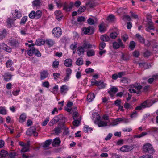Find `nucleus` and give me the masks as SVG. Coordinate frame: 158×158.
<instances>
[{"instance_id":"nucleus-1","label":"nucleus","mask_w":158,"mask_h":158,"mask_svg":"<svg viewBox=\"0 0 158 158\" xmlns=\"http://www.w3.org/2000/svg\"><path fill=\"white\" fill-rule=\"evenodd\" d=\"M92 119L94 123L99 127H105L107 126V121L100 119V117L97 113H94L92 114Z\"/></svg>"},{"instance_id":"nucleus-2","label":"nucleus","mask_w":158,"mask_h":158,"mask_svg":"<svg viewBox=\"0 0 158 158\" xmlns=\"http://www.w3.org/2000/svg\"><path fill=\"white\" fill-rule=\"evenodd\" d=\"M143 149L145 152L152 153L154 152L152 145L149 143L145 144L143 146Z\"/></svg>"},{"instance_id":"nucleus-3","label":"nucleus","mask_w":158,"mask_h":158,"mask_svg":"<svg viewBox=\"0 0 158 158\" xmlns=\"http://www.w3.org/2000/svg\"><path fill=\"white\" fill-rule=\"evenodd\" d=\"M27 54L30 56H32L34 54L38 57L41 56V54L40 52L34 47H32L30 50L27 51Z\"/></svg>"},{"instance_id":"nucleus-4","label":"nucleus","mask_w":158,"mask_h":158,"mask_svg":"<svg viewBox=\"0 0 158 158\" xmlns=\"http://www.w3.org/2000/svg\"><path fill=\"white\" fill-rule=\"evenodd\" d=\"M52 34L55 37H59L62 35V30L59 27H55L52 30Z\"/></svg>"},{"instance_id":"nucleus-5","label":"nucleus","mask_w":158,"mask_h":158,"mask_svg":"<svg viewBox=\"0 0 158 158\" xmlns=\"http://www.w3.org/2000/svg\"><path fill=\"white\" fill-rule=\"evenodd\" d=\"M35 130V127H32L27 130L26 134L28 135H31L33 134L35 136H37L38 135V133L36 132Z\"/></svg>"},{"instance_id":"nucleus-6","label":"nucleus","mask_w":158,"mask_h":158,"mask_svg":"<svg viewBox=\"0 0 158 158\" xmlns=\"http://www.w3.org/2000/svg\"><path fill=\"white\" fill-rule=\"evenodd\" d=\"M134 148V146L132 145H125L122 146L120 148V150L123 152H127L131 151Z\"/></svg>"},{"instance_id":"nucleus-7","label":"nucleus","mask_w":158,"mask_h":158,"mask_svg":"<svg viewBox=\"0 0 158 158\" xmlns=\"http://www.w3.org/2000/svg\"><path fill=\"white\" fill-rule=\"evenodd\" d=\"M148 102L145 101L141 103V105L137 106L135 109L136 110H140L141 109L145 108L146 107H149L151 105H148Z\"/></svg>"},{"instance_id":"nucleus-8","label":"nucleus","mask_w":158,"mask_h":158,"mask_svg":"<svg viewBox=\"0 0 158 158\" xmlns=\"http://www.w3.org/2000/svg\"><path fill=\"white\" fill-rule=\"evenodd\" d=\"M113 47L114 49H118L120 47L123 48H124V45L120 39L118 40V42H114L113 44Z\"/></svg>"},{"instance_id":"nucleus-9","label":"nucleus","mask_w":158,"mask_h":158,"mask_svg":"<svg viewBox=\"0 0 158 158\" xmlns=\"http://www.w3.org/2000/svg\"><path fill=\"white\" fill-rule=\"evenodd\" d=\"M69 90L68 86L66 85H64L60 86V92L62 95H65Z\"/></svg>"},{"instance_id":"nucleus-10","label":"nucleus","mask_w":158,"mask_h":158,"mask_svg":"<svg viewBox=\"0 0 158 158\" xmlns=\"http://www.w3.org/2000/svg\"><path fill=\"white\" fill-rule=\"evenodd\" d=\"M73 6V2H70L69 4L65 3L63 6V9L66 11H70L72 8Z\"/></svg>"},{"instance_id":"nucleus-11","label":"nucleus","mask_w":158,"mask_h":158,"mask_svg":"<svg viewBox=\"0 0 158 158\" xmlns=\"http://www.w3.org/2000/svg\"><path fill=\"white\" fill-rule=\"evenodd\" d=\"M82 31L85 34H91L93 33V29L90 27L87 28H84L82 30Z\"/></svg>"},{"instance_id":"nucleus-12","label":"nucleus","mask_w":158,"mask_h":158,"mask_svg":"<svg viewBox=\"0 0 158 158\" xmlns=\"http://www.w3.org/2000/svg\"><path fill=\"white\" fill-rule=\"evenodd\" d=\"M147 22L148 24L146 26L147 27L146 28V31H149L150 30L154 29V27L152 20L150 19L149 22Z\"/></svg>"},{"instance_id":"nucleus-13","label":"nucleus","mask_w":158,"mask_h":158,"mask_svg":"<svg viewBox=\"0 0 158 158\" xmlns=\"http://www.w3.org/2000/svg\"><path fill=\"white\" fill-rule=\"evenodd\" d=\"M55 14L56 15V18L59 21L61 20L63 17V15L61 11L57 10L55 12Z\"/></svg>"},{"instance_id":"nucleus-14","label":"nucleus","mask_w":158,"mask_h":158,"mask_svg":"<svg viewBox=\"0 0 158 158\" xmlns=\"http://www.w3.org/2000/svg\"><path fill=\"white\" fill-rule=\"evenodd\" d=\"M59 120L60 118L58 116H55L50 122L49 123V125L50 126H52Z\"/></svg>"},{"instance_id":"nucleus-15","label":"nucleus","mask_w":158,"mask_h":158,"mask_svg":"<svg viewBox=\"0 0 158 158\" xmlns=\"http://www.w3.org/2000/svg\"><path fill=\"white\" fill-rule=\"evenodd\" d=\"M82 47H83L85 49L91 48H93V47H94V48H95L96 47L95 45H92L86 41H84Z\"/></svg>"},{"instance_id":"nucleus-16","label":"nucleus","mask_w":158,"mask_h":158,"mask_svg":"<svg viewBox=\"0 0 158 158\" xmlns=\"http://www.w3.org/2000/svg\"><path fill=\"white\" fill-rule=\"evenodd\" d=\"M48 73L46 71H43L40 73V78L41 80H43L48 77Z\"/></svg>"},{"instance_id":"nucleus-17","label":"nucleus","mask_w":158,"mask_h":158,"mask_svg":"<svg viewBox=\"0 0 158 158\" xmlns=\"http://www.w3.org/2000/svg\"><path fill=\"white\" fill-rule=\"evenodd\" d=\"M27 116L25 113H22L20 116L19 118V122L23 123L26 120Z\"/></svg>"},{"instance_id":"nucleus-18","label":"nucleus","mask_w":158,"mask_h":158,"mask_svg":"<svg viewBox=\"0 0 158 158\" xmlns=\"http://www.w3.org/2000/svg\"><path fill=\"white\" fill-rule=\"evenodd\" d=\"M12 75L9 73H7L5 74L4 76V79L6 81H8L11 80Z\"/></svg>"},{"instance_id":"nucleus-19","label":"nucleus","mask_w":158,"mask_h":158,"mask_svg":"<svg viewBox=\"0 0 158 158\" xmlns=\"http://www.w3.org/2000/svg\"><path fill=\"white\" fill-rule=\"evenodd\" d=\"M45 43L49 47H52L55 44V42L53 40L48 39L46 40L45 41Z\"/></svg>"},{"instance_id":"nucleus-20","label":"nucleus","mask_w":158,"mask_h":158,"mask_svg":"<svg viewBox=\"0 0 158 158\" xmlns=\"http://www.w3.org/2000/svg\"><path fill=\"white\" fill-rule=\"evenodd\" d=\"M29 144L28 143L25 144L21 150V152L22 153H24L29 151Z\"/></svg>"},{"instance_id":"nucleus-21","label":"nucleus","mask_w":158,"mask_h":158,"mask_svg":"<svg viewBox=\"0 0 158 158\" xmlns=\"http://www.w3.org/2000/svg\"><path fill=\"white\" fill-rule=\"evenodd\" d=\"M15 19H8L7 20V25L8 27L10 28L14 26V22Z\"/></svg>"},{"instance_id":"nucleus-22","label":"nucleus","mask_w":158,"mask_h":158,"mask_svg":"<svg viewBox=\"0 0 158 158\" xmlns=\"http://www.w3.org/2000/svg\"><path fill=\"white\" fill-rule=\"evenodd\" d=\"M81 118L79 117L78 118V119H74V121L73 122V125L75 126H78L81 122Z\"/></svg>"},{"instance_id":"nucleus-23","label":"nucleus","mask_w":158,"mask_h":158,"mask_svg":"<svg viewBox=\"0 0 158 158\" xmlns=\"http://www.w3.org/2000/svg\"><path fill=\"white\" fill-rule=\"evenodd\" d=\"M99 30L101 32L105 31L106 29V27L104 23L102 22L99 26Z\"/></svg>"},{"instance_id":"nucleus-24","label":"nucleus","mask_w":158,"mask_h":158,"mask_svg":"<svg viewBox=\"0 0 158 158\" xmlns=\"http://www.w3.org/2000/svg\"><path fill=\"white\" fill-rule=\"evenodd\" d=\"M7 152L4 150H2L0 152V158H6L8 156Z\"/></svg>"},{"instance_id":"nucleus-25","label":"nucleus","mask_w":158,"mask_h":158,"mask_svg":"<svg viewBox=\"0 0 158 158\" xmlns=\"http://www.w3.org/2000/svg\"><path fill=\"white\" fill-rule=\"evenodd\" d=\"M84 48L82 46L78 47L77 48L78 54L80 56H82L84 52Z\"/></svg>"},{"instance_id":"nucleus-26","label":"nucleus","mask_w":158,"mask_h":158,"mask_svg":"<svg viewBox=\"0 0 158 158\" xmlns=\"http://www.w3.org/2000/svg\"><path fill=\"white\" fill-rule=\"evenodd\" d=\"M118 89L115 87H113L110 88V90L108 91L109 93L111 95L113 96L118 91Z\"/></svg>"},{"instance_id":"nucleus-27","label":"nucleus","mask_w":158,"mask_h":158,"mask_svg":"<svg viewBox=\"0 0 158 158\" xmlns=\"http://www.w3.org/2000/svg\"><path fill=\"white\" fill-rule=\"evenodd\" d=\"M123 120V118H121L116 119L114 120L111 123L110 125L112 126H115L118 124L120 122L122 121Z\"/></svg>"},{"instance_id":"nucleus-28","label":"nucleus","mask_w":158,"mask_h":158,"mask_svg":"<svg viewBox=\"0 0 158 158\" xmlns=\"http://www.w3.org/2000/svg\"><path fill=\"white\" fill-rule=\"evenodd\" d=\"M52 140L51 139H48L43 143L42 146L45 148H46L49 147V145L52 143Z\"/></svg>"},{"instance_id":"nucleus-29","label":"nucleus","mask_w":158,"mask_h":158,"mask_svg":"<svg viewBox=\"0 0 158 158\" xmlns=\"http://www.w3.org/2000/svg\"><path fill=\"white\" fill-rule=\"evenodd\" d=\"M13 18H19L21 17V15L19 12L15 10L12 13Z\"/></svg>"},{"instance_id":"nucleus-30","label":"nucleus","mask_w":158,"mask_h":158,"mask_svg":"<svg viewBox=\"0 0 158 158\" xmlns=\"http://www.w3.org/2000/svg\"><path fill=\"white\" fill-rule=\"evenodd\" d=\"M7 35V33L6 31L4 29L0 34V40H2L6 37Z\"/></svg>"},{"instance_id":"nucleus-31","label":"nucleus","mask_w":158,"mask_h":158,"mask_svg":"<svg viewBox=\"0 0 158 158\" xmlns=\"http://www.w3.org/2000/svg\"><path fill=\"white\" fill-rule=\"evenodd\" d=\"M95 97L94 94L93 93H90L87 95V100L89 102H91Z\"/></svg>"},{"instance_id":"nucleus-32","label":"nucleus","mask_w":158,"mask_h":158,"mask_svg":"<svg viewBox=\"0 0 158 158\" xmlns=\"http://www.w3.org/2000/svg\"><path fill=\"white\" fill-rule=\"evenodd\" d=\"M72 61L71 59H66L64 62V64L66 67H70L72 65Z\"/></svg>"},{"instance_id":"nucleus-33","label":"nucleus","mask_w":158,"mask_h":158,"mask_svg":"<svg viewBox=\"0 0 158 158\" xmlns=\"http://www.w3.org/2000/svg\"><path fill=\"white\" fill-rule=\"evenodd\" d=\"M0 114L4 115L7 114V111L5 107L0 106Z\"/></svg>"},{"instance_id":"nucleus-34","label":"nucleus","mask_w":158,"mask_h":158,"mask_svg":"<svg viewBox=\"0 0 158 158\" xmlns=\"http://www.w3.org/2000/svg\"><path fill=\"white\" fill-rule=\"evenodd\" d=\"M60 140L58 138H55L52 143V145L55 146L57 145H59L60 143Z\"/></svg>"},{"instance_id":"nucleus-35","label":"nucleus","mask_w":158,"mask_h":158,"mask_svg":"<svg viewBox=\"0 0 158 158\" xmlns=\"http://www.w3.org/2000/svg\"><path fill=\"white\" fill-rule=\"evenodd\" d=\"M45 43V41L40 39H38L36 40L35 44L37 46H40L44 45Z\"/></svg>"},{"instance_id":"nucleus-36","label":"nucleus","mask_w":158,"mask_h":158,"mask_svg":"<svg viewBox=\"0 0 158 158\" xmlns=\"http://www.w3.org/2000/svg\"><path fill=\"white\" fill-rule=\"evenodd\" d=\"M93 130V129L87 125L85 126L84 127L83 131L84 132H91Z\"/></svg>"},{"instance_id":"nucleus-37","label":"nucleus","mask_w":158,"mask_h":158,"mask_svg":"<svg viewBox=\"0 0 158 158\" xmlns=\"http://www.w3.org/2000/svg\"><path fill=\"white\" fill-rule=\"evenodd\" d=\"M148 134V133L146 132H143L141 133L140 134L138 135H135L134 136V138H140L143 137Z\"/></svg>"},{"instance_id":"nucleus-38","label":"nucleus","mask_w":158,"mask_h":158,"mask_svg":"<svg viewBox=\"0 0 158 158\" xmlns=\"http://www.w3.org/2000/svg\"><path fill=\"white\" fill-rule=\"evenodd\" d=\"M158 79V73L155 75H154L152 77L149 78L148 80V82L150 83H152L155 79Z\"/></svg>"},{"instance_id":"nucleus-39","label":"nucleus","mask_w":158,"mask_h":158,"mask_svg":"<svg viewBox=\"0 0 158 158\" xmlns=\"http://www.w3.org/2000/svg\"><path fill=\"white\" fill-rule=\"evenodd\" d=\"M101 40L103 41H108L109 40V37L106 35H102L100 37Z\"/></svg>"},{"instance_id":"nucleus-40","label":"nucleus","mask_w":158,"mask_h":158,"mask_svg":"<svg viewBox=\"0 0 158 158\" xmlns=\"http://www.w3.org/2000/svg\"><path fill=\"white\" fill-rule=\"evenodd\" d=\"M54 2L58 8H60L62 6V3L61 0H55Z\"/></svg>"},{"instance_id":"nucleus-41","label":"nucleus","mask_w":158,"mask_h":158,"mask_svg":"<svg viewBox=\"0 0 158 158\" xmlns=\"http://www.w3.org/2000/svg\"><path fill=\"white\" fill-rule=\"evenodd\" d=\"M81 118V116L79 113L77 112H74L73 114V119H78L79 117Z\"/></svg>"},{"instance_id":"nucleus-42","label":"nucleus","mask_w":158,"mask_h":158,"mask_svg":"<svg viewBox=\"0 0 158 158\" xmlns=\"http://www.w3.org/2000/svg\"><path fill=\"white\" fill-rule=\"evenodd\" d=\"M13 64V63L11 60L9 59L8 60L6 63V64L7 68L11 67Z\"/></svg>"},{"instance_id":"nucleus-43","label":"nucleus","mask_w":158,"mask_h":158,"mask_svg":"<svg viewBox=\"0 0 158 158\" xmlns=\"http://www.w3.org/2000/svg\"><path fill=\"white\" fill-rule=\"evenodd\" d=\"M88 5L90 7H93L96 6V4L95 2V1L91 0L88 3Z\"/></svg>"},{"instance_id":"nucleus-44","label":"nucleus","mask_w":158,"mask_h":158,"mask_svg":"<svg viewBox=\"0 0 158 158\" xmlns=\"http://www.w3.org/2000/svg\"><path fill=\"white\" fill-rule=\"evenodd\" d=\"M76 63L77 65H80L83 64V61L81 58L77 59L76 61Z\"/></svg>"},{"instance_id":"nucleus-45","label":"nucleus","mask_w":158,"mask_h":158,"mask_svg":"<svg viewBox=\"0 0 158 158\" xmlns=\"http://www.w3.org/2000/svg\"><path fill=\"white\" fill-rule=\"evenodd\" d=\"M33 4L36 6H39L41 4V2L40 0H35L33 2Z\"/></svg>"},{"instance_id":"nucleus-46","label":"nucleus","mask_w":158,"mask_h":158,"mask_svg":"<svg viewBox=\"0 0 158 158\" xmlns=\"http://www.w3.org/2000/svg\"><path fill=\"white\" fill-rule=\"evenodd\" d=\"M131 87L135 88L136 89L138 90H139L142 88V86L141 85H138L137 84L131 85Z\"/></svg>"},{"instance_id":"nucleus-47","label":"nucleus","mask_w":158,"mask_h":158,"mask_svg":"<svg viewBox=\"0 0 158 158\" xmlns=\"http://www.w3.org/2000/svg\"><path fill=\"white\" fill-rule=\"evenodd\" d=\"M42 12L40 10H38L35 12V18L36 19L40 18L42 15Z\"/></svg>"},{"instance_id":"nucleus-48","label":"nucleus","mask_w":158,"mask_h":158,"mask_svg":"<svg viewBox=\"0 0 158 158\" xmlns=\"http://www.w3.org/2000/svg\"><path fill=\"white\" fill-rule=\"evenodd\" d=\"M158 131V128L155 127H152L149 129L148 132L150 133H155L157 132Z\"/></svg>"},{"instance_id":"nucleus-49","label":"nucleus","mask_w":158,"mask_h":158,"mask_svg":"<svg viewBox=\"0 0 158 158\" xmlns=\"http://www.w3.org/2000/svg\"><path fill=\"white\" fill-rule=\"evenodd\" d=\"M87 56L89 57L94 55L95 52L93 50H90L87 51Z\"/></svg>"},{"instance_id":"nucleus-50","label":"nucleus","mask_w":158,"mask_h":158,"mask_svg":"<svg viewBox=\"0 0 158 158\" xmlns=\"http://www.w3.org/2000/svg\"><path fill=\"white\" fill-rule=\"evenodd\" d=\"M27 16H24L21 19L20 22V24L21 25H24L27 21Z\"/></svg>"},{"instance_id":"nucleus-51","label":"nucleus","mask_w":158,"mask_h":158,"mask_svg":"<svg viewBox=\"0 0 158 158\" xmlns=\"http://www.w3.org/2000/svg\"><path fill=\"white\" fill-rule=\"evenodd\" d=\"M58 86L56 85L53 87L52 92L54 94H56L58 90Z\"/></svg>"},{"instance_id":"nucleus-52","label":"nucleus","mask_w":158,"mask_h":158,"mask_svg":"<svg viewBox=\"0 0 158 158\" xmlns=\"http://www.w3.org/2000/svg\"><path fill=\"white\" fill-rule=\"evenodd\" d=\"M136 37L138 39L140 42L143 43H144V39L139 34H136Z\"/></svg>"},{"instance_id":"nucleus-53","label":"nucleus","mask_w":158,"mask_h":158,"mask_svg":"<svg viewBox=\"0 0 158 158\" xmlns=\"http://www.w3.org/2000/svg\"><path fill=\"white\" fill-rule=\"evenodd\" d=\"M49 120V118L48 117L46 118L44 121L42 123V125L44 126H46Z\"/></svg>"},{"instance_id":"nucleus-54","label":"nucleus","mask_w":158,"mask_h":158,"mask_svg":"<svg viewBox=\"0 0 158 158\" xmlns=\"http://www.w3.org/2000/svg\"><path fill=\"white\" fill-rule=\"evenodd\" d=\"M139 158H153V157L151 155L146 154L140 156Z\"/></svg>"},{"instance_id":"nucleus-55","label":"nucleus","mask_w":158,"mask_h":158,"mask_svg":"<svg viewBox=\"0 0 158 158\" xmlns=\"http://www.w3.org/2000/svg\"><path fill=\"white\" fill-rule=\"evenodd\" d=\"M55 133L56 135H58L61 132V128L60 127L56 128L54 129Z\"/></svg>"},{"instance_id":"nucleus-56","label":"nucleus","mask_w":158,"mask_h":158,"mask_svg":"<svg viewBox=\"0 0 158 158\" xmlns=\"http://www.w3.org/2000/svg\"><path fill=\"white\" fill-rule=\"evenodd\" d=\"M42 85L44 87L48 88L49 87L50 84L48 82L46 81L42 83Z\"/></svg>"},{"instance_id":"nucleus-57","label":"nucleus","mask_w":158,"mask_h":158,"mask_svg":"<svg viewBox=\"0 0 158 158\" xmlns=\"http://www.w3.org/2000/svg\"><path fill=\"white\" fill-rule=\"evenodd\" d=\"M35 12L32 11L29 15V18L31 19H33L35 18Z\"/></svg>"},{"instance_id":"nucleus-58","label":"nucleus","mask_w":158,"mask_h":158,"mask_svg":"<svg viewBox=\"0 0 158 158\" xmlns=\"http://www.w3.org/2000/svg\"><path fill=\"white\" fill-rule=\"evenodd\" d=\"M85 9L86 8L85 6H81L79 8L78 10V12L80 13H81L83 12Z\"/></svg>"},{"instance_id":"nucleus-59","label":"nucleus","mask_w":158,"mask_h":158,"mask_svg":"<svg viewBox=\"0 0 158 158\" xmlns=\"http://www.w3.org/2000/svg\"><path fill=\"white\" fill-rule=\"evenodd\" d=\"M106 45V44L104 42H102L99 45V49L100 50H102L105 47Z\"/></svg>"},{"instance_id":"nucleus-60","label":"nucleus","mask_w":158,"mask_h":158,"mask_svg":"<svg viewBox=\"0 0 158 158\" xmlns=\"http://www.w3.org/2000/svg\"><path fill=\"white\" fill-rule=\"evenodd\" d=\"M107 20L109 21H112L115 20L114 16L111 15H109L107 18Z\"/></svg>"},{"instance_id":"nucleus-61","label":"nucleus","mask_w":158,"mask_h":158,"mask_svg":"<svg viewBox=\"0 0 158 158\" xmlns=\"http://www.w3.org/2000/svg\"><path fill=\"white\" fill-rule=\"evenodd\" d=\"M59 65V61H55L53 62L52 64V66L53 68H56L58 67Z\"/></svg>"},{"instance_id":"nucleus-62","label":"nucleus","mask_w":158,"mask_h":158,"mask_svg":"<svg viewBox=\"0 0 158 158\" xmlns=\"http://www.w3.org/2000/svg\"><path fill=\"white\" fill-rule=\"evenodd\" d=\"M124 107L126 109H131L132 107V106L130 104L126 102L124 104Z\"/></svg>"},{"instance_id":"nucleus-63","label":"nucleus","mask_w":158,"mask_h":158,"mask_svg":"<svg viewBox=\"0 0 158 158\" xmlns=\"http://www.w3.org/2000/svg\"><path fill=\"white\" fill-rule=\"evenodd\" d=\"M85 20V18L83 16L78 17L77 18V21L78 22H84Z\"/></svg>"},{"instance_id":"nucleus-64","label":"nucleus","mask_w":158,"mask_h":158,"mask_svg":"<svg viewBox=\"0 0 158 158\" xmlns=\"http://www.w3.org/2000/svg\"><path fill=\"white\" fill-rule=\"evenodd\" d=\"M118 34L116 32L111 33L110 35V37L112 39H115L117 37Z\"/></svg>"}]
</instances>
